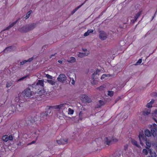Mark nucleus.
Masks as SVG:
<instances>
[{"label": "nucleus", "instance_id": "1", "mask_svg": "<svg viewBox=\"0 0 157 157\" xmlns=\"http://www.w3.org/2000/svg\"><path fill=\"white\" fill-rule=\"evenodd\" d=\"M35 90L34 89L30 87V85L29 87L25 90L19 94L18 98L16 97L15 100L16 102H17L19 101V100L26 97H33V96L34 95L35 93L33 92Z\"/></svg>", "mask_w": 157, "mask_h": 157}, {"label": "nucleus", "instance_id": "2", "mask_svg": "<svg viewBox=\"0 0 157 157\" xmlns=\"http://www.w3.org/2000/svg\"><path fill=\"white\" fill-rule=\"evenodd\" d=\"M44 80H38L32 85H30V87H31L34 90L35 89L39 90V91L38 92H40H40L42 93H44V91L42 90L44 86Z\"/></svg>", "mask_w": 157, "mask_h": 157}, {"label": "nucleus", "instance_id": "3", "mask_svg": "<svg viewBox=\"0 0 157 157\" xmlns=\"http://www.w3.org/2000/svg\"><path fill=\"white\" fill-rule=\"evenodd\" d=\"M36 26L35 23L26 25L19 28V31L22 33H26L33 30Z\"/></svg>", "mask_w": 157, "mask_h": 157}, {"label": "nucleus", "instance_id": "4", "mask_svg": "<svg viewBox=\"0 0 157 157\" xmlns=\"http://www.w3.org/2000/svg\"><path fill=\"white\" fill-rule=\"evenodd\" d=\"M40 119V117L39 116L36 115L26 119V121L27 124H36L39 122Z\"/></svg>", "mask_w": 157, "mask_h": 157}, {"label": "nucleus", "instance_id": "5", "mask_svg": "<svg viewBox=\"0 0 157 157\" xmlns=\"http://www.w3.org/2000/svg\"><path fill=\"white\" fill-rule=\"evenodd\" d=\"M139 139L140 140V144L143 145V143L142 142V141L145 142L146 145L147 147L146 148L148 149V148L151 147V144L149 140H147L146 137L144 136V134L143 133H140L139 136Z\"/></svg>", "mask_w": 157, "mask_h": 157}, {"label": "nucleus", "instance_id": "6", "mask_svg": "<svg viewBox=\"0 0 157 157\" xmlns=\"http://www.w3.org/2000/svg\"><path fill=\"white\" fill-rule=\"evenodd\" d=\"M149 127L152 136L155 137L157 135V125L154 123L152 125H149Z\"/></svg>", "mask_w": 157, "mask_h": 157}, {"label": "nucleus", "instance_id": "7", "mask_svg": "<svg viewBox=\"0 0 157 157\" xmlns=\"http://www.w3.org/2000/svg\"><path fill=\"white\" fill-rule=\"evenodd\" d=\"M67 79V77L65 75L61 74L59 75L57 78V80L59 82H62V83H64V81L66 80Z\"/></svg>", "mask_w": 157, "mask_h": 157}, {"label": "nucleus", "instance_id": "8", "mask_svg": "<svg viewBox=\"0 0 157 157\" xmlns=\"http://www.w3.org/2000/svg\"><path fill=\"white\" fill-rule=\"evenodd\" d=\"M99 37L100 39L102 40H105L107 37L106 33L103 31H99Z\"/></svg>", "mask_w": 157, "mask_h": 157}, {"label": "nucleus", "instance_id": "9", "mask_svg": "<svg viewBox=\"0 0 157 157\" xmlns=\"http://www.w3.org/2000/svg\"><path fill=\"white\" fill-rule=\"evenodd\" d=\"M9 109L10 110L9 112V113L10 114H13L14 112H17V110L16 109V104L15 103L14 104L12 105L9 108Z\"/></svg>", "mask_w": 157, "mask_h": 157}, {"label": "nucleus", "instance_id": "10", "mask_svg": "<svg viewBox=\"0 0 157 157\" xmlns=\"http://www.w3.org/2000/svg\"><path fill=\"white\" fill-rule=\"evenodd\" d=\"M19 137V135L18 133H15L13 134V135H10L9 136H8V140L12 141L14 140H15V138H17Z\"/></svg>", "mask_w": 157, "mask_h": 157}, {"label": "nucleus", "instance_id": "11", "mask_svg": "<svg viewBox=\"0 0 157 157\" xmlns=\"http://www.w3.org/2000/svg\"><path fill=\"white\" fill-rule=\"evenodd\" d=\"M104 142L105 144L109 145L112 143V137H109L105 138L104 140Z\"/></svg>", "mask_w": 157, "mask_h": 157}, {"label": "nucleus", "instance_id": "12", "mask_svg": "<svg viewBox=\"0 0 157 157\" xmlns=\"http://www.w3.org/2000/svg\"><path fill=\"white\" fill-rule=\"evenodd\" d=\"M57 142L59 144H64L68 143V139H64L61 138L60 140H56Z\"/></svg>", "mask_w": 157, "mask_h": 157}, {"label": "nucleus", "instance_id": "13", "mask_svg": "<svg viewBox=\"0 0 157 157\" xmlns=\"http://www.w3.org/2000/svg\"><path fill=\"white\" fill-rule=\"evenodd\" d=\"M82 100L83 102L90 103L91 102L92 100L87 95H84L82 97Z\"/></svg>", "mask_w": 157, "mask_h": 157}, {"label": "nucleus", "instance_id": "14", "mask_svg": "<svg viewBox=\"0 0 157 157\" xmlns=\"http://www.w3.org/2000/svg\"><path fill=\"white\" fill-rule=\"evenodd\" d=\"M16 109L17 111L21 112L23 110V105L22 104H16Z\"/></svg>", "mask_w": 157, "mask_h": 157}, {"label": "nucleus", "instance_id": "15", "mask_svg": "<svg viewBox=\"0 0 157 157\" xmlns=\"http://www.w3.org/2000/svg\"><path fill=\"white\" fill-rule=\"evenodd\" d=\"M15 49V47L13 46H10L6 47L3 51V52H5L6 51L11 52L13 50Z\"/></svg>", "mask_w": 157, "mask_h": 157}, {"label": "nucleus", "instance_id": "16", "mask_svg": "<svg viewBox=\"0 0 157 157\" xmlns=\"http://www.w3.org/2000/svg\"><path fill=\"white\" fill-rule=\"evenodd\" d=\"M66 104H62L59 105H56L54 106L55 109H62L66 105Z\"/></svg>", "mask_w": 157, "mask_h": 157}, {"label": "nucleus", "instance_id": "17", "mask_svg": "<svg viewBox=\"0 0 157 157\" xmlns=\"http://www.w3.org/2000/svg\"><path fill=\"white\" fill-rule=\"evenodd\" d=\"M89 54V51H88V52L87 53H81L79 52L78 54V57H83L85 56H87Z\"/></svg>", "mask_w": 157, "mask_h": 157}, {"label": "nucleus", "instance_id": "18", "mask_svg": "<svg viewBox=\"0 0 157 157\" xmlns=\"http://www.w3.org/2000/svg\"><path fill=\"white\" fill-rule=\"evenodd\" d=\"M145 135H144L145 137L147 136L148 137H150L151 136L152 134L151 133V132L149 130L147 129L144 132Z\"/></svg>", "mask_w": 157, "mask_h": 157}, {"label": "nucleus", "instance_id": "19", "mask_svg": "<svg viewBox=\"0 0 157 157\" xmlns=\"http://www.w3.org/2000/svg\"><path fill=\"white\" fill-rule=\"evenodd\" d=\"M50 113L51 111L49 109L47 111H46L45 113L42 114L41 116H42L43 117H44V118L45 117V118H46V117L48 116V114Z\"/></svg>", "mask_w": 157, "mask_h": 157}, {"label": "nucleus", "instance_id": "20", "mask_svg": "<svg viewBox=\"0 0 157 157\" xmlns=\"http://www.w3.org/2000/svg\"><path fill=\"white\" fill-rule=\"evenodd\" d=\"M141 14V11H139L138 13H137L136 15V16L134 17V20L132 22V23H134L135 21H136L137 18L139 17L140 16Z\"/></svg>", "mask_w": 157, "mask_h": 157}, {"label": "nucleus", "instance_id": "21", "mask_svg": "<svg viewBox=\"0 0 157 157\" xmlns=\"http://www.w3.org/2000/svg\"><path fill=\"white\" fill-rule=\"evenodd\" d=\"M148 150L150 151L151 157H156V155L155 152L152 151L149 148H148Z\"/></svg>", "mask_w": 157, "mask_h": 157}, {"label": "nucleus", "instance_id": "22", "mask_svg": "<svg viewBox=\"0 0 157 157\" xmlns=\"http://www.w3.org/2000/svg\"><path fill=\"white\" fill-rule=\"evenodd\" d=\"M76 59L75 58L73 57H71L69 59L67 60L68 62L73 63L75 62Z\"/></svg>", "mask_w": 157, "mask_h": 157}, {"label": "nucleus", "instance_id": "23", "mask_svg": "<svg viewBox=\"0 0 157 157\" xmlns=\"http://www.w3.org/2000/svg\"><path fill=\"white\" fill-rule=\"evenodd\" d=\"M93 32V30L92 29H90L88 30V31L84 34V36H87L89 35L90 33H92Z\"/></svg>", "mask_w": 157, "mask_h": 157}, {"label": "nucleus", "instance_id": "24", "mask_svg": "<svg viewBox=\"0 0 157 157\" xmlns=\"http://www.w3.org/2000/svg\"><path fill=\"white\" fill-rule=\"evenodd\" d=\"M150 113V110L147 109L145 111H143L142 113L143 115L144 116L147 115Z\"/></svg>", "mask_w": 157, "mask_h": 157}, {"label": "nucleus", "instance_id": "25", "mask_svg": "<svg viewBox=\"0 0 157 157\" xmlns=\"http://www.w3.org/2000/svg\"><path fill=\"white\" fill-rule=\"evenodd\" d=\"M131 142H132V144L135 145L138 147H139V148L140 147V146L137 144V141H136L135 140H132L131 141Z\"/></svg>", "mask_w": 157, "mask_h": 157}, {"label": "nucleus", "instance_id": "26", "mask_svg": "<svg viewBox=\"0 0 157 157\" xmlns=\"http://www.w3.org/2000/svg\"><path fill=\"white\" fill-rule=\"evenodd\" d=\"M47 82L52 85H55L56 83V82L53 81L52 79H48L47 80Z\"/></svg>", "mask_w": 157, "mask_h": 157}, {"label": "nucleus", "instance_id": "27", "mask_svg": "<svg viewBox=\"0 0 157 157\" xmlns=\"http://www.w3.org/2000/svg\"><path fill=\"white\" fill-rule=\"evenodd\" d=\"M2 140L3 141H5V142H7L8 141V136L7 135H5L4 136H3L2 137Z\"/></svg>", "mask_w": 157, "mask_h": 157}, {"label": "nucleus", "instance_id": "28", "mask_svg": "<svg viewBox=\"0 0 157 157\" xmlns=\"http://www.w3.org/2000/svg\"><path fill=\"white\" fill-rule=\"evenodd\" d=\"M71 78H70V80H68V82L67 81H66V83H67V84H68V83H70V82L71 81ZM71 80H72V82H71V83L73 85H74L75 84V81H74V79L73 78H72L71 79Z\"/></svg>", "mask_w": 157, "mask_h": 157}, {"label": "nucleus", "instance_id": "29", "mask_svg": "<svg viewBox=\"0 0 157 157\" xmlns=\"http://www.w3.org/2000/svg\"><path fill=\"white\" fill-rule=\"evenodd\" d=\"M32 12V10H30V11H29V12H28L27 13L26 16L25 17V19H27V18H28L30 16V14H31V13Z\"/></svg>", "mask_w": 157, "mask_h": 157}, {"label": "nucleus", "instance_id": "30", "mask_svg": "<svg viewBox=\"0 0 157 157\" xmlns=\"http://www.w3.org/2000/svg\"><path fill=\"white\" fill-rule=\"evenodd\" d=\"M74 110L71 109L69 108L68 110V114H72L74 113Z\"/></svg>", "mask_w": 157, "mask_h": 157}, {"label": "nucleus", "instance_id": "31", "mask_svg": "<svg viewBox=\"0 0 157 157\" xmlns=\"http://www.w3.org/2000/svg\"><path fill=\"white\" fill-rule=\"evenodd\" d=\"M12 85V83L11 82H7L6 84V87L7 88H8L10 87Z\"/></svg>", "mask_w": 157, "mask_h": 157}, {"label": "nucleus", "instance_id": "32", "mask_svg": "<svg viewBox=\"0 0 157 157\" xmlns=\"http://www.w3.org/2000/svg\"><path fill=\"white\" fill-rule=\"evenodd\" d=\"M100 71V70H96V71H95L94 73L92 74V77H94V75H95L97 76V75H98V72H99Z\"/></svg>", "mask_w": 157, "mask_h": 157}, {"label": "nucleus", "instance_id": "33", "mask_svg": "<svg viewBox=\"0 0 157 157\" xmlns=\"http://www.w3.org/2000/svg\"><path fill=\"white\" fill-rule=\"evenodd\" d=\"M19 19H18L15 22L12 23H11L10 25V27L11 28L15 24H16L18 20H19Z\"/></svg>", "mask_w": 157, "mask_h": 157}, {"label": "nucleus", "instance_id": "34", "mask_svg": "<svg viewBox=\"0 0 157 157\" xmlns=\"http://www.w3.org/2000/svg\"><path fill=\"white\" fill-rule=\"evenodd\" d=\"M80 8V6H78L75 9H74L71 12V14H74L78 9Z\"/></svg>", "mask_w": 157, "mask_h": 157}, {"label": "nucleus", "instance_id": "35", "mask_svg": "<svg viewBox=\"0 0 157 157\" xmlns=\"http://www.w3.org/2000/svg\"><path fill=\"white\" fill-rule=\"evenodd\" d=\"M27 62V61L26 60H24L22 62H20L19 64L18 65L21 66L24 65L25 63Z\"/></svg>", "mask_w": 157, "mask_h": 157}, {"label": "nucleus", "instance_id": "36", "mask_svg": "<svg viewBox=\"0 0 157 157\" xmlns=\"http://www.w3.org/2000/svg\"><path fill=\"white\" fill-rule=\"evenodd\" d=\"M152 104L150 102H149L147 104L146 106L148 108H150L152 107Z\"/></svg>", "mask_w": 157, "mask_h": 157}, {"label": "nucleus", "instance_id": "37", "mask_svg": "<svg viewBox=\"0 0 157 157\" xmlns=\"http://www.w3.org/2000/svg\"><path fill=\"white\" fill-rule=\"evenodd\" d=\"M109 75L106 74H103L101 76V79H103L105 78V77H108V75Z\"/></svg>", "mask_w": 157, "mask_h": 157}, {"label": "nucleus", "instance_id": "38", "mask_svg": "<svg viewBox=\"0 0 157 157\" xmlns=\"http://www.w3.org/2000/svg\"><path fill=\"white\" fill-rule=\"evenodd\" d=\"M142 59H139V60L138 61L136 62V64H135V65H138L140 64V63H141L142 62Z\"/></svg>", "mask_w": 157, "mask_h": 157}, {"label": "nucleus", "instance_id": "39", "mask_svg": "<svg viewBox=\"0 0 157 157\" xmlns=\"http://www.w3.org/2000/svg\"><path fill=\"white\" fill-rule=\"evenodd\" d=\"M108 95L110 96H112L113 95V92L112 91H108Z\"/></svg>", "mask_w": 157, "mask_h": 157}, {"label": "nucleus", "instance_id": "40", "mask_svg": "<svg viewBox=\"0 0 157 157\" xmlns=\"http://www.w3.org/2000/svg\"><path fill=\"white\" fill-rule=\"evenodd\" d=\"M96 79H92L93 80V81H91L92 84L95 85L96 84L97 82V81L96 80Z\"/></svg>", "mask_w": 157, "mask_h": 157}, {"label": "nucleus", "instance_id": "41", "mask_svg": "<svg viewBox=\"0 0 157 157\" xmlns=\"http://www.w3.org/2000/svg\"><path fill=\"white\" fill-rule=\"evenodd\" d=\"M46 77L48 79H52L53 78V77L52 76L48 74H46Z\"/></svg>", "mask_w": 157, "mask_h": 157}, {"label": "nucleus", "instance_id": "42", "mask_svg": "<svg viewBox=\"0 0 157 157\" xmlns=\"http://www.w3.org/2000/svg\"><path fill=\"white\" fill-rule=\"evenodd\" d=\"M28 76H24L21 78H20L18 80V81H21L22 80H23L25 78H26Z\"/></svg>", "mask_w": 157, "mask_h": 157}, {"label": "nucleus", "instance_id": "43", "mask_svg": "<svg viewBox=\"0 0 157 157\" xmlns=\"http://www.w3.org/2000/svg\"><path fill=\"white\" fill-rule=\"evenodd\" d=\"M143 152L144 153L145 155H147L148 153V152L146 149H144L143 151Z\"/></svg>", "mask_w": 157, "mask_h": 157}, {"label": "nucleus", "instance_id": "44", "mask_svg": "<svg viewBox=\"0 0 157 157\" xmlns=\"http://www.w3.org/2000/svg\"><path fill=\"white\" fill-rule=\"evenodd\" d=\"M99 102L100 105L101 106L103 105L104 104V102L101 100H100L99 101Z\"/></svg>", "mask_w": 157, "mask_h": 157}, {"label": "nucleus", "instance_id": "45", "mask_svg": "<svg viewBox=\"0 0 157 157\" xmlns=\"http://www.w3.org/2000/svg\"><path fill=\"white\" fill-rule=\"evenodd\" d=\"M34 58V56H33V57L29 58L28 59V60H27V62H31V61H32L33 60V59Z\"/></svg>", "mask_w": 157, "mask_h": 157}, {"label": "nucleus", "instance_id": "46", "mask_svg": "<svg viewBox=\"0 0 157 157\" xmlns=\"http://www.w3.org/2000/svg\"><path fill=\"white\" fill-rule=\"evenodd\" d=\"M91 77L92 79H97L98 78V76L94 75V77H92V75Z\"/></svg>", "mask_w": 157, "mask_h": 157}, {"label": "nucleus", "instance_id": "47", "mask_svg": "<svg viewBox=\"0 0 157 157\" xmlns=\"http://www.w3.org/2000/svg\"><path fill=\"white\" fill-rule=\"evenodd\" d=\"M48 46V44L44 45L43 46L42 48H43L44 49H45L47 48V47Z\"/></svg>", "mask_w": 157, "mask_h": 157}, {"label": "nucleus", "instance_id": "48", "mask_svg": "<svg viewBox=\"0 0 157 157\" xmlns=\"http://www.w3.org/2000/svg\"><path fill=\"white\" fill-rule=\"evenodd\" d=\"M121 98L120 97H118L115 100V103H116L117 101L119 100Z\"/></svg>", "mask_w": 157, "mask_h": 157}, {"label": "nucleus", "instance_id": "49", "mask_svg": "<svg viewBox=\"0 0 157 157\" xmlns=\"http://www.w3.org/2000/svg\"><path fill=\"white\" fill-rule=\"evenodd\" d=\"M154 112V113H153V114H154L155 116H156V115H157V109L155 110Z\"/></svg>", "mask_w": 157, "mask_h": 157}, {"label": "nucleus", "instance_id": "50", "mask_svg": "<svg viewBox=\"0 0 157 157\" xmlns=\"http://www.w3.org/2000/svg\"><path fill=\"white\" fill-rule=\"evenodd\" d=\"M128 145L127 144H126V145H125L124 146V150L125 151H126L127 149V148L128 147Z\"/></svg>", "mask_w": 157, "mask_h": 157}, {"label": "nucleus", "instance_id": "51", "mask_svg": "<svg viewBox=\"0 0 157 157\" xmlns=\"http://www.w3.org/2000/svg\"><path fill=\"white\" fill-rule=\"evenodd\" d=\"M117 141V139H116V138L113 139V138L112 137V142H116Z\"/></svg>", "mask_w": 157, "mask_h": 157}, {"label": "nucleus", "instance_id": "52", "mask_svg": "<svg viewBox=\"0 0 157 157\" xmlns=\"http://www.w3.org/2000/svg\"><path fill=\"white\" fill-rule=\"evenodd\" d=\"M82 51L84 52H86V53H87L88 52V51H87V50L86 49H83L82 48Z\"/></svg>", "mask_w": 157, "mask_h": 157}, {"label": "nucleus", "instance_id": "53", "mask_svg": "<svg viewBox=\"0 0 157 157\" xmlns=\"http://www.w3.org/2000/svg\"><path fill=\"white\" fill-rule=\"evenodd\" d=\"M155 100L152 99H151V101L150 102L152 104H153Z\"/></svg>", "mask_w": 157, "mask_h": 157}, {"label": "nucleus", "instance_id": "54", "mask_svg": "<svg viewBox=\"0 0 157 157\" xmlns=\"http://www.w3.org/2000/svg\"><path fill=\"white\" fill-rule=\"evenodd\" d=\"M153 94L154 96H156L157 97V92H154L153 93Z\"/></svg>", "mask_w": 157, "mask_h": 157}, {"label": "nucleus", "instance_id": "55", "mask_svg": "<svg viewBox=\"0 0 157 157\" xmlns=\"http://www.w3.org/2000/svg\"><path fill=\"white\" fill-rule=\"evenodd\" d=\"M35 142V141H33L31 142L29 144H34Z\"/></svg>", "mask_w": 157, "mask_h": 157}, {"label": "nucleus", "instance_id": "56", "mask_svg": "<svg viewBox=\"0 0 157 157\" xmlns=\"http://www.w3.org/2000/svg\"><path fill=\"white\" fill-rule=\"evenodd\" d=\"M86 2V1L85 0V1L83 3L81 4L79 6H80L81 7L83 4H84Z\"/></svg>", "mask_w": 157, "mask_h": 157}, {"label": "nucleus", "instance_id": "57", "mask_svg": "<svg viewBox=\"0 0 157 157\" xmlns=\"http://www.w3.org/2000/svg\"><path fill=\"white\" fill-rule=\"evenodd\" d=\"M86 2V1L85 0V1L83 3L81 4L79 6H80L81 7L83 4H84Z\"/></svg>", "mask_w": 157, "mask_h": 157}, {"label": "nucleus", "instance_id": "58", "mask_svg": "<svg viewBox=\"0 0 157 157\" xmlns=\"http://www.w3.org/2000/svg\"><path fill=\"white\" fill-rule=\"evenodd\" d=\"M10 28H11L10 27V25H9L8 27H7L6 29L5 30H8Z\"/></svg>", "mask_w": 157, "mask_h": 157}, {"label": "nucleus", "instance_id": "59", "mask_svg": "<svg viewBox=\"0 0 157 157\" xmlns=\"http://www.w3.org/2000/svg\"><path fill=\"white\" fill-rule=\"evenodd\" d=\"M58 62L59 63H63V61H61V60H58Z\"/></svg>", "mask_w": 157, "mask_h": 157}, {"label": "nucleus", "instance_id": "60", "mask_svg": "<svg viewBox=\"0 0 157 157\" xmlns=\"http://www.w3.org/2000/svg\"><path fill=\"white\" fill-rule=\"evenodd\" d=\"M21 142H19V143H18L17 144V145L18 146H20L21 145Z\"/></svg>", "mask_w": 157, "mask_h": 157}, {"label": "nucleus", "instance_id": "61", "mask_svg": "<svg viewBox=\"0 0 157 157\" xmlns=\"http://www.w3.org/2000/svg\"><path fill=\"white\" fill-rule=\"evenodd\" d=\"M82 113L81 111L79 113V115L80 116H82Z\"/></svg>", "mask_w": 157, "mask_h": 157}, {"label": "nucleus", "instance_id": "62", "mask_svg": "<svg viewBox=\"0 0 157 157\" xmlns=\"http://www.w3.org/2000/svg\"><path fill=\"white\" fill-rule=\"evenodd\" d=\"M153 119L155 120V122L157 123V120L155 119V118L153 117Z\"/></svg>", "mask_w": 157, "mask_h": 157}, {"label": "nucleus", "instance_id": "63", "mask_svg": "<svg viewBox=\"0 0 157 157\" xmlns=\"http://www.w3.org/2000/svg\"><path fill=\"white\" fill-rule=\"evenodd\" d=\"M56 54H57L56 53H55V54H52V55H52V56H55L56 55Z\"/></svg>", "mask_w": 157, "mask_h": 157}, {"label": "nucleus", "instance_id": "64", "mask_svg": "<svg viewBox=\"0 0 157 157\" xmlns=\"http://www.w3.org/2000/svg\"><path fill=\"white\" fill-rule=\"evenodd\" d=\"M52 55H51L50 56V57H49V58H50V59H51V58H52Z\"/></svg>", "mask_w": 157, "mask_h": 157}]
</instances>
